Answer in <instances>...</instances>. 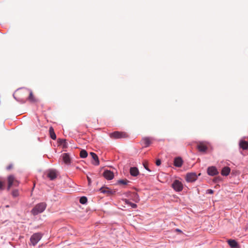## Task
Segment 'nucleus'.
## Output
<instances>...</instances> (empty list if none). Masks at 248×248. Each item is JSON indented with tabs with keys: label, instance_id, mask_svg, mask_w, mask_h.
<instances>
[{
	"label": "nucleus",
	"instance_id": "c85d7f7f",
	"mask_svg": "<svg viewBox=\"0 0 248 248\" xmlns=\"http://www.w3.org/2000/svg\"><path fill=\"white\" fill-rule=\"evenodd\" d=\"M3 186H4V183L3 182L0 181V190L3 189Z\"/></svg>",
	"mask_w": 248,
	"mask_h": 248
},
{
	"label": "nucleus",
	"instance_id": "7c9ffc66",
	"mask_svg": "<svg viewBox=\"0 0 248 248\" xmlns=\"http://www.w3.org/2000/svg\"><path fill=\"white\" fill-rule=\"evenodd\" d=\"M12 168H13V165L12 164L9 165L6 168L7 170H11Z\"/></svg>",
	"mask_w": 248,
	"mask_h": 248
},
{
	"label": "nucleus",
	"instance_id": "cd10ccee",
	"mask_svg": "<svg viewBox=\"0 0 248 248\" xmlns=\"http://www.w3.org/2000/svg\"><path fill=\"white\" fill-rule=\"evenodd\" d=\"M161 163V161L160 160V159H157L156 162H155V164L157 166H159L160 165Z\"/></svg>",
	"mask_w": 248,
	"mask_h": 248
},
{
	"label": "nucleus",
	"instance_id": "aec40b11",
	"mask_svg": "<svg viewBox=\"0 0 248 248\" xmlns=\"http://www.w3.org/2000/svg\"><path fill=\"white\" fill-rule=\"evenodd\" d=\"M87 155H88V153L85 150H82L80 151V157L84 158H86L87 156Z\"/></svg>",
	"mask_w": 248,
	"mask_h": 248
},
{
	"label": "nucleus",
	"instance_id": "0eeeda50",
	"mask_svg": "<svg viewBox=\"0 0 248 248\" xmlns=\"http://www.w3.org/2000/svg\"><path fill=\"white\" fill-rule=\"evenodd\" d=\"M172 187L176 191H181L183 188L182 183L179 180H175L172 184Z\"/></svg>",
	"mask_w": 248,
	"mask_h": 248
},
{
	"label": "nucleus",
	"instance_id": "393cba45",
	"mask_svg": "<svg viewBox=\"0 0 248 248\" xmlns=\"http://www.w3.org/2000/svg\"><path fill=\"white\" fill-rule=\"evenodd\" d=\"M12 195L13 197L14 198L18 196V195H19L18 191L16 189L14 190L12 192Z\"/></svg>",
	"mask_w": 248,
	"mask_h": 248
},
{
	"label": "nucleus",
	"instance_id": "a878e982",
	"mask_svg": "<svg viewBox=\"0 0 248 248\" xmlns=\"http://www.w3.org/2000/svg\"><path fill=\"white\" fill-rule=\"evenodd\" d=\"M128 183L127 180H121L118 181V183L121 185H126Z\"/></svg>",
	"mask_w": 248,
	"mask_h": 248
},
{
	"label": "nucleus",
	"instance_id": "9d476101",
	"mask_svg": "<svg viewBox=\"0 0 248 248\" xmlns=\"http://www.w3.org/2000/svg\"><path fill=\"white\" fill-rule=\"evenodd\" d=\"M57 176L56 171L54 170H49L47 171V176L51 180H53Z\"/></svg>",
	"mask_w": 248,
	"mask_h": 248
},
{
	"label": "nucleus",
	"instance_id": "b1692460",
	"mask_svg": "<svg viewBox=\"0 0 248 248\" xmlns=\"http://www.w3.org/2000/svg\"><path fill=\"white\" fill-rule=\"evenodd\" d=\"M79 202L81 204H85L87 202V198L86 197H82L80 198Z\"/></svg>",
	"mask_w": 248,
	"mask_h": 248
},
{
	"label": "nucleus",
	"instance_id": "4468645a",
	"mask_svg": "<svg viewBox=\"0 0 248 248\" xmlns=\"http://www.w3.org/2000/svg\"><path fill=\"white\" fill-rule=\"evenodd\" d=\"M130 173L133 176H137L139 174V171L136 167H131L130 169Z\"/></svg>",
	"mask_w": 248,
	"mask_h": 248
},
{
	"label": "nucleus",
	"instance_id": "a211bd4d",
	"mask_svg": "<svg viewBox=\"0 0 248 248\" xmlns=\"http://www.w3.org/2000/svg\"><path fill=\"white\" fill-rule=\"evenodd\" d=\"M231 169L228 167H224L221 171V174L223 176H227L229 174Z\"/></svg>",
	"mask_w": 248,
	"mask_h": 248
},
{
	"label": "nucleus",
	"instance_id": "f3484780",
	"mask_svg": "<svg viewBox=\"0 0 248 248\" xmlns=\"http://www.w3.org/2000/svg\"><path fill=\"white\" fill-rule=\"evenodd\" d=\"M183 164V160L180 157H177L174 159V165L176 167H180Z\"/></svg>",
	"mask_w": 248,
	"mask_h": 248
},
{
	"label": "nucleus",
	"instance_id": "2f4dec72",
	"mask_svg": "<svg viewBox=\"0 0 248 248\" xmlns=\"http://www.w3.org/2000/svg\"><path fill=\"white\" fill-rule=\"evenodd\" d=\"M207 192L209 194H213L214 192V191L212 189H208L207 190Z\"/></svg>",
	"mask_w": 248,
	"mask_h": 248
},
{
	"label": "nucleus",
	"instance_id": "39448f33",
	"mask_svg": "<svg viewBox=\"0 0 248 248\" xmlns=\"http://www.w3.org/2000/svg\"><path fill=\"white\" fill-rule=\"evenodd\" d=\"M42 237V234L40 233H36L33 234L30 238L31 246L35 245L39 242Z\"/></svg>",
	"mask_w": 248,
	"mask_h": 248
},
{
	"label": "nucleus",
	"instance_id": "412c9836",
	"mask_svg": "<svg viewBox=\"0 0 248 248\" xmlns=\"http://www.w3.org/2000/svg\"><path fill=\"white\" fill-rule=\"evenodd\" d=\"M58 142L60 144H62L63 146V147H66L67 146L66 140L59 139Z\"/></svg>",
	"mask_w": 248,
	"mask_h": 248
},
{
	"label": "nucleus",
	"instance_id": "f8f14e48",
	"mask_svg": "<svg viewBox=\"0 0 248 248\" xmlns=\"http://www.w3.org/2000/svg\"><path fill=\"white\" fill-rule=\"evenodd\" d=\"M62 160L65 164L67 165H69L71 163V158L69 154L68 153H63L62 155Z\"/></svg>",
	"mask_w": 248,
	"mask_h": 248
},
{
	"label": "nucleus",
	"instance_id": "bb28decb",
	"mask_svg": "<svg viewBox=\"0 0 248 248\" xmlns=\"http://www.w3.org/2000/svg\"><path fill=\"white\" fill-rule=\"evenodd\" d=\"M102 193H108L109 192V190L108 189V188H103V187H102L99 190Z\"/></svg>",
	"mask_w": 248,
	"mask_h": 248
},
{
	"label": "nucleus",
	"instance_id": "6e6552de",
	"mask_svg": "<svg viewBox=\"0 0 248 248\" xmlns=\"http://www.w3.org/2000/svg\"><path fill=\"white\" fill-rule=\"evenodd\" d=\"M197 175L195 172H190L186 175V180L188 182H193L197 180Z\"/></svg>",
	"mask_w": 248,
	"mask_h": 248
},
{
	"label": "nucleus",
	"instance_id": "f257e3e1",
	"mask_svg": "<svg viewBox=\"0 0 248 248\" xmlns=\"http://www.w3.org/2000/svg\"><path fill=\"white\" fill-rule=\"evenodd\" d=\"M46 202H40L36 204L31 210V213L36 216L40 213H42L46 208Z\"/></svg>",
	"mask_w": 248,
	"mask_h": 248
},
{
	"label": "nucleus",
	"instance_id": "4be33fe9",
	"mask_svg": "<svg viewBox=\"0 0 248 248\" xmlns=\"http://www.w3.org/2000/svg\"><path fill=\"white\" fill-rule=\"evenodd\" d=\"M29 100L31 102H34L35 101V98L33 96V93L32 91H30V92Z\"/></svg>",
	"mask_w": 248,
	"mask_h": 248
},
{
	"label": "nucleus",
	"instance_id": "c756f323",
	"mask_svg": "<svg viewBox=\"0 0 248 248\" xmlns=\"http://www.w3.org/2000/svg\"><path fill=\"white\" fill-rule=\"evenodd\" d=\"M143 165H144V167L145 169H146L147 170L150 171V170L147 167V163H146V162L143 163Z\"/></svg>",
	"mask_w": 248,
	"mask_h": 248
},
{
	"label": "nucleus",
	"instance_id": "f03ea898",
	"mask_svg": "<svg viewBox=\"0 0 248 248\" xmlns=\"http://www.w3.org/2000/svg\"><path fill=\"white\" fill-rule=\"evenodd\" d=\"M197 149L200 152L205 153L208 149L209 144L206 141H197Z\"/></svg>",
	"mask_w": 248,
	"mask_h": 248
},
{
	"label": "nucleus",
	"instance_id": "5701e85b",
	"mask_svg": "<svg viewBox=\"0 0 248 248\" xmlns=\"http://www.w3.org/2000/svg\"><path fill=\"white\" fill-rule=\"evenodd\" d=\"M125 202L127 204L129 205L133 208H135L137 206V204L129 202L128 200H125Z\"/></svg>",
	"mask_w": 248,
	"mask_h": 248
},
{
	"label": "nucleus",
	"instance_id": "dca6fc26",
	"mask_svg": "<svg viewBox=\"0 0 248 248\" xmlns=\"http://www.w3.org/2000/svg\"><path fill=\"white\" fill-rule=\"evenodd\" d=\"M239 146L243 150L248 149V142L241 140L239 142Z\"/></svg>",
	"mask_w": 248,
	"mask_h": 248
},
{
	"label": "nucleus",
	"instance_id": "ddd939ff",
	"mask_svg": "<svg viewBox=\"0 0 248 248\" xmlns=\"http://www.w3.org/2000/svg\"><path fill=\"white\" fill-rule=\"evenodd\" d=\"M90 155L94 160V162H93L92 163L94 165H98L99 164V161L97 155L93 152H91Z\"/></svg>",
	"mask_w": 248,
	"mask_h": 248
},
{
	"label": "nucleus",
	"instance_id": "473e14b6",
	"mask_svg": "<svg viewBox=\"0 0 248 248\" xmlns=\"http://www.w3.org/2000/svg\"><path fill=\"white\" fill-rule=\"evenodd\" d=\"M87 179H88V181L89 183V184H90V183H91V178H90L89 177H87Z\"/></svg>",
	"mask_w": 248,
	"mask_h": 248
},
{
	"label": "nucleus",
	"instance_id": "72a5a7b5",
	"mask_svg": "<svg viewBox=\"0 0 248 248\" xmlns=\"http://www.w3.org/2000/svg\"><path fill=\"white\" fill-rule=\"evenodd\" d=\"M176 231L177 232H182V231L181 230H180V229H176Z\"/></svg>",
	"mask_w": 248,
	"mask_h": 248
},
{
	"label": "nucleus",
	"instance_id": "2eb2a0df",
	"mask_svg": "<svg viewBox=\"0 0 248 248\" xmlns=\"http://www.w3.org/2000/svg\"><path fill=\"white\" fill-rule=\"evenodd\" d=\"M228 243L229 245V246L232 248H237L239 247V246L238 245V243L234 240H232V239L228 240Z\"/></svg>",
	"mask_w": 248,
	"mask_h": 248
},
{
	"label": "nucleus",
	"instance_id": "1a4fd4ad",
	"mask_svg": "<svg viewBox=\"0 0 248 248\" xmlns=\"http://www.w3.org/2000/svg\"><path fill=\"white\" fill-rule=\"evenodd\" d=\"M207 173L209 175L214 176L217 175L218 173V171L215 167L211 166L208 168Z\"/></svg>",
	"mask_w": 248,
	"mask_h": 248
},
{
	"label": "nucleus",
	"instance_id": "20e7f679",
	"mask_svg": "<svg viewBox=\"0 0 248 248\" xmlns=\"http://www.w3.org/2000/svg\"><path fill=\"white\" fill-rule=\"evenodd\" d=\"M111 138L114 139L126 138L128 135L124 132L115 131L109 134Z\"/></svg>",
	"mask_w": 248,
	"mask_h": 248
},
{
	"label": "nucleus",
	"instance_id": "6ab92c4d",
	"mask_svg": "<svg viewBox=\"0 0 248 248\" xmlns=\"http://www.w3.org/2000/svg\"><path fill=\"white\" fill-rule=\"evenodd\" d=\"M49 132L50 138L53 140H55L56 139V135L52 127L51 126L49 127Z\"/></svg>",
	"mask_w": 248,
	"mask_h": 248
},
{
	"label": "nucleus",
	"instance_id": "9b49d317",
	"mask_svg": "<svg viewBox=\"0 0 248 248\" xmlns=\"http://www.w3.org/2000/svg\"><path fill=\"white\" fill-rule=\"evenodd\" d=\"M104 177L107 180H111L114 178V174L110 170H106L103 172Z\"/></svg>",
	"mask_w": 248,
	"mask_h": 248
},
{
	"label": "nucleus",
	"instance_id": "423d86ee",
	"mask_svg": "<svg viewBox=\"0 0 248 248\" xmlns=\"http://www.w3.org/2000/svg\"><path fill=\"white\" fill-rule=\"evenodd\" d=\"M153 140V138L151 137H143L141 140V144L143 145L144 147H147L152 143Z\"/></svg>",
	"mask_w": 248,
	"mask_h": 248
},
{
	"label": "nucleus",
	"instance_id": "7ed1b4c3",
	"mask_svg": "<svg viewBox=\"0 0 248 248\" xmlns=\"http://www.w3.org/2000/svg\"><path fill=\"white\" fill-rule=\"evenodd\" d=\"M8 186L7 189L9 190L13 186H17L19 185V181L13 175H9L7 178Z\"/></svg>",
	"mask_w": 248,
	"mask_h": 248
}]
</instances>
